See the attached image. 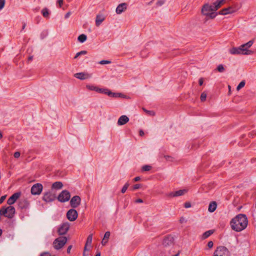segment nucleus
<instances>
[{
	"label": "nucleus",
	"mask_w": 256,
	"mask_h": 256,
	"mask_svg": "<svg viewBox=\"0 0 256 256\" xmlns=\"http://www.w3.org/2000/svg\"><path fill=\"white\" fill-rule=\"evenodd\" d=\"M105 17L104 14H100L97 16V25L101 24L105 19Z\"/></svg>",
	"instance_id": "b1692460"
},
{
	"label": "nucleus",
	"mask_w": 256,
	"mask_h": 256,
	"mask_svg": "<svg viewBox=\"0 0 256 256\" xmlns=\"http://www.w3.org/2000/svg\"><path fill=\"white\" fill-rule=\"evenodd\" d=\"M110 236V232H106L104 235V238L108 240Z\"/></svg>",
	"instance_id": "79ce46f5"
},
{
	"label": "nucleus",
	"mask_w": 256,
	"mask_h": 256,
	"mask_svg": "<svg viewBox=\"0 0 256 256\" xmlns=\"http://www.w3.org/2000/svg\"><path fill=\"white\" fill-rule=\"evenodd\" d=\"M214 246V243L212 241H210L208 243V248H211Z\"/></svg>",
	"instance_id": "c03bdc74"
},
{
	"label": "nucleus",
	"mask_w": 256,
	"mask_h": 256,
	"mask_svg": "<svg viewBox=\"0 0 256 256\" xmlns=\"http://www.w3.org/2000/svg\"><path fill=\"white\" fill-rule=\"evenodd\" d=\"M140 184H135L134 186V190L138 189L140 188Z\"/></svg>",
	"instance_id": "09e8293b"
},
{
	"label": "nucleus",
	"mask_w": 256,
	"mask_h": 256,
	"mask_svg": "<svg viewBox=\"0 0 256 256\" xmlns=\"http://www.w3.org/2000/svg\"><path fill=\"white\" fill-rule=\"evenodd\" d=\"M204 80L202 78H200L198 80V83L200 86H202L203 84Z\"/></svg>",
	"instance_id": "8fccbe9b"
},
{
	"label": "nucleus",
	"mask_w": 256,
	"mask_h": 256,
	"mask_svg": "<svg viewBox=\"0 0 256 256\" xmlns=\"http://www.w3.org/2000/svg\"><path fill=\"white\" fill-rule=\"evenodd\" d=\"M63 2L64 0H58V3L59 4V6H60V7H61L62 4H63Z\"/></svg>",
	"instance_id": "603ef678"
},
{
	"label": "nucleus",
	"mask_w": 256,
	"mask_h": 256,
	"mask_svg": "<svg viewBox=\"0 0 256 256\" xmlns=\"http://www.w3.org/2000/svg\"><path fill=\"white\" fill-rule=\"evenodd\" d=\"M254 44V40H252L238 47L240 52L239 54L250 55L252 54V52L248 50Z\"/></svg>",
	"instance_id": "39448f33"
},
{
	"label": "nucleus",
	"mask_w": 256,
	"mask_h": 256,
	"mask_svg": "<svg viewBox=\"0 0 256 256\" xmlns=\"http://www.w3.org/2000/svg\"><path fill=\"white\" fill-rule=\"evenodd\" d=\"M97 256H100V252H97Z\"/></svg>",
	"instance_id": "69168bd1"
},
{
	"label": "nucleus",
	"mask_w": 256,
	"mask_h": 256,
	"mask_svg": "<svg viewBox=\"0 0 256 256\" xmlns=\"http://www.w3.org/2000/svg\"><path fill=\"white\" fill-rule=\"evenodd\" d=\"M140 180V178L139 176H137V177H136L134 178V180L135 182H137V181H138Z\"/></svg>",
	"instance_id": "6e6d98bb"
},
{
	"label": "nucleus",
	"mask_w": 256,
	"mask_h": 256,
	"mask_svg": "<svg viewBox=\"0 0 256 256\" xmlns=\"http://www.w3.org/2000/svg\"><path fill=\"white\" fill-rule=\"evenodd\" d=\"M108 92V90H107V89L97 88V92H98L100 93H104V94H106V92Z\"/></svg>",
	"instance_id": "c9c22d12"
},
{
	"label": "nucleus",
	"mask_w": 256,
	"mask_h": 256,
	"mask_svg": "<svg viewBox=\"0 0 256 256\" xmlns=\"http://www.w3.org/2000/svg\"><path fill=\"white\" fill-rule=\"evenodd\" d=\"M111 63V62L108 60H102L99 62V64H107Z\"/></svg>",
	"instance_id": "4c0bfd02"
},
{
	"label": "nucleus",
	"mask_w": 256,
	"mask_h": 256,
	"mask_svg": "<svg viewBox=\"0 0 256 256\" xmlns=\"http://www.w3.org/2000/svg\"><path fill=\"white\" fill-rule=\"evenodd\" d=\"M56 199V196L52 194L50 191L47 192L44 194L42 200L46 202H50Z\"/></svg>",
	"instance_id": "f8f14e48"
},
{
	"label": "nucleus",
	"mask_w": 256,
	"mask_h": 256,
	"mask_svg": "<svg viewBox=\"0 0 256 256\" xmlns=\"http://www.w3.org/2000/svg\"><path fill=\"white\" fill-rule=\"evenodd\" d=\"M86 87L89 90L96 91V86H94L87 84Z\"/></svg>",
	"instance_id": "2f4dec72"
},
{
	"label": "nucleus",
	"mask_w": 256,
	"mask_h": 256,
	"mask_svg": "<svg viewBox=\"0 0 256 256\" xmlns=\"http://www.w3.org/2000/svg\"><path fill=\"white\" fill-rule=\"evenodd\" d=\"M14 156L15 158H18L20 156V152H16L14 153Z\"/></svg>",
	"instance_id": "49530a36"
},
{
	"label": "nucleus",
	"mask_w": 256,
	"mask_h": 256,
	"mask_svg": "<svg viewBox=\"0 0 256 256\" xmlns=\"http://www.w3.org/2000/svg\"><path fill=\"white\" fill-rule=\"evenodd\" d=\"M2 230L0 228V236L2 235Z\"/></svg>",
	"instance_id": "e2e57ef3"
},
{
	"label": "nucleus",
	"mask_w": 256,
	"mask_h": 256,
	"mask_svg": "<svg viewBox=\"0 0 256 256\" xmlns=\"http://www.w3.org/2000/svg\"><path fill=\"white\" fill-rule=\"evenodd\" d=\"M140 136H143L144 135V132L142 131V130H140Z\"/></svg>",
	"instance_id": "4d7b16f0"
},
{
	"label": "nucleus",
	"mask_w": 256,
	"mask_h": 256,
	"mask_svg": "<svg viewBox=\"0 0 256 256\" xmlns=\"http://www.w3.org/2000/svg\"><path fill=\"white\" fill-rule=\"evenodd\" d=\"M165 4V0H158L156 2V5L158 6H161Z\"/></svg>",
	"instance_id": "f704fd0d"
},
{
	"label": "nucleus",
	"mask_w": 256,
	"mask_h": 256,
	"mask_svg": "<svg viewBox=\"0 0 256 256\" xmlns=\"http://www.w3.org/2000/svg\"><path fill=\"white\" fill-rule=\"evenodd\" d=\"M72 248V246H68V248H67V252L68 254H70V252Z\"/></svg>",
	"instance_id": "3c124183"
},
{
	"label": "nucleus",
	"mask_w": 256,
	"mask_h": 256,
	"mask_svg": "<svg viewBox=\"0 0 256 256\" xmlns=\"http://www.w3.org/2000/svg\"><path fill=\"white\" fill-rule=\"evenodd\" d=\"M40 256H50V254L48 252H43L42 253Z\"/></svg>",
	"instance_id": "de8ad7c7"
},
{
	"label": "nucleus",
	"mask_w": 256,
	"mask_h": 256,
	"mask_svg": "<svg viewBox=\"0 0 256 256\" xmlns=\"http://www.w3.org/2000/svg\"><path fill=\"white\" fill-rule=\"evenodd\" d=\"M70 12H67L65 14V16H64L65 18H68L70 16Z\"/></svg>",
	"instance_id": "864d4df0"
},
{
	"label": "nucleus",
	"mask_w": 256,
	"mask_h": 256,
	"mask_svg": "<svg viewBox=\"0 0 256 256\" xmlns=\"http://www.w3.org/2000/svg\"><path fill=\"white\" fill-rule=\"evenodd\" d=\"M86 38L87 36L86 34H82L78 36V40L80 43H83L86 40Z\"/></svg>",
	"instance_id": "a878e982"
},
{
	"label": "nucleus",
	"mask_w": 256,
	"mask_h": 256,
	"mask_svg": "<svg viewBox=\"0 0 256 256\" xmlns=\"http://www.w3.org/2000/svg\"><path fill=\"white\" fill-rule=\"evenodd\" d=\"M187 192L186 190H180L176 191V194L177 196H183Z\"/></svg>",
	"instance_id": "cd10ccee"
},
{
	"label": "nucleus",
	"mask_w": 256,
	"mask_h": 256,
	"mask_svg": "<svg viewBox=\"0 0 256 256\" xmlns=\"http://www.w3.org/2000/svg\"><path fill=\"white\" fill-rule=\"evenodd\" d=\"M86 54V50H82L80 52H78L76 54L75 56L74 57V58H76L78 56H79L80 55L82 54Z\"/></svg>",
	"instance_id": "473e14b6"
},
{
	"label": "nucleus",
	"mask_w": 256,
	"mask_h": 256,
	"mask_svg": "<svg viewBox=\"0 0 256 256\" xmlns=\"http://www.w3.org/2000/svg\"><path fill=\"white\" fill-rule=\"evenodd\" d=\"M20 196V192H16L10 196L7 200V204L9 205L14 204Z\"/></svg>",
	"instance_id": "dca6fc26"
},
{
	"label": "nucleus",
	"mask_w": 256,
	"mask_h": 256,
	"mask_svg": "<svg viewBox=\"0 0 256 256\" xmlns=\"http://www.w3.org/2000/svg\"><path fill=\"white\" fill-rule=\"evenodd\" d=\"M129 186V184L128 183H126L124 186H123V188H122V193H124L126 190L128 189V187Z\"/></svg>",
	"instance_id": "e433bc0d"
},
{
	"label": "nucleus",
	"mask_w": 256,
	"mask_h": 256,
	"mask_svg": "<svg viewBox=\"0 0 256 256\" xmlns=\"http://www.w3.org/2000/svg\"><path fill=\"white\" fill-rule=\"evenodd\" d=\"M2 134L0 132V139L2 138Z\"/></svg>",
	"instance_id": "0e129e2a"
},
{
	"label": "nucleus",
	"mask_w": 256,
	"mask_h": 256,
	"mask_svg": "<svg viewBox=\"0 0 256 256\" xmlns=\"http://www.w3.org/2000/svg\"><path fill=\"white\" fill-rule=\"evenodd\" d=\"M78 216L77 211L74 208H71L68 210L66 213V217L70 222L75 220Z\"/></svg>",
	"instance_id": "9d476101"
},
{
	"label": "nucleus",
	"mask_w": 256,
	"mask_h": 256,
	"mask_svg": "<svg viewBox=\"0 0 256 256\" xmlns=\"http://www.w3.org/2000/svg\"><path fill=\"white\" fill-rule=\"evenodd\" d=\"M126 9V4L123 3L119 4L116 9V12L118 14H120Z\"/></svg>",
	"instance_id": "6ab92c4d"
},
{
	"label": "nucleus",
	"mask_w": 256,
	"mask_h": 256,
	"mask_svg": "<svg viewBox=\"0 0 256 256\" xmlns=\"http://www.w3.org/2000/svg\"><path fill=\"white\" fill-rule=\"evenodd\" d=\"M67 238L65 236L59 237L56 238L53 242L54 247L56 250H60L66 244Z\"/></svg>",
	"instance_id": "423d86ee"
},
{
	"label": "nucleus",
	"mask_w": 256,
	"mask_h": 256,
	"mask_svg": "<svg viewBox=\"0 0 256 256\" xmlns=\"http://www.w3.org/2000/svg\"><path fill=\"white\" fill-rule=\"evenodd\" d=\"M95 256H96V255Z\"/></svg>",
	"instance_id": "338daca9"
},
{
	"label": "nucleus",
	"mask_w": 256,
	"mask_h": 256,
	"mask_svg": "<svg viewBox=\"0 0 256 256\" xmlns=\"http://www.w3.org/2000/svg\"><path fill=\"white\" fill-rule=\"evenodd\" d=\"M212 233H213V231L212 230L206 231L203 234L202 238L203 239L206 238H207L210 236Z\"/></svg>",
	"instance_id": "bb28decb"
},
{
	"label": "nucleus",
	"mask_w": 256,
	"mask_h": 256,
	"mask_svg": "<svg viewBox=\"0 0 256 256\" xmlns=\"http://www.w3.org/2000/svg\"><path fill=\"white\" fill-rule=\"evenodd\" d=\"M180 223H183L184 222V218H181L180 220Z\"/></svg>",
	"instance_id": "5fc2aeb1"
},
{
	"label": "nucleus",
	"mask_w": 256,
	"mask_h": 256,
	"mask_svg": "<svg viewBox=\"0 0 256 256\" xmlns=\"http://www.w3.org/2000/svg\"><path fill=\"white\" fill-rule=\"evenodd\" d=\"M70 228V224L68 222H64L62 224L58 230V232L60 235L66 234Z\"/></svg>",
	"instance_id": "4468645a"
},
{
	"label": "nucleus",
	"mask_w": 256,
	"mask_h": 256,
	"mask_svg": "<svg viewBox=\"0 0 256 256\" xmlns=\"http://www.w3.org/2000/svg\"><path fill=\"white\" fill-rule=\"evenodd\" d=\"M226 0H216L212 4H205L201 8V14L208 19H214L217 16L216 11L222 6Z\"/></svg>",
	"instance_id": "f257e3e1"
},
{
	"label": "nucleus",
	"mask_w": 256,
	"mask_h": 256,
	"mask_svg": "<svg viewBox=\"0 0 256 256\" xmlns=\"http://www.w3.org/2000/svg\"><path fill=\"white\" fill-rule=\"evenodd\" d=\"M207 96V94L206 92H203L200 95V100L202 102L206 101Z\"/></svg>",
	"instance_id": "c756f323"
},
{
	"label": "nucleus",
	"mask_w": 256,
	"mask_h": 256,
	"mask_svg": "<svg viewBox=\"0 0 256 256\" xmlns=\"http://www.w3.org/2000/svg\"><path fill=\"white\" fill-rule=\"evenodd\" d=\"M229 52L232 54H239L240 52L238 50V47H232L229 50Z\"/></svg>",
	"instance_id": "5701e85b"
},
{
	"label": "nucleus",
	"mask_w": 256,
	"mask_h": 256,
	"mask_svg": "<svg viewBox=\"0 0 256 256\" xmlns=\"http://www.w3.org/2000/svg\"><path fill=\"white\" fill-rule=\"evenodd\" d=\"M6 0H0V10H2L5 4Z\"/></svg>",
	"instance_id": "58836bf2"
},
{
	"label": "nucleus",
	"mask_w": 256,
	"mask_h": 256,
	"mask_svg": "<svg viewBox=\"0 0 256 256\" xmlns=\"http://www.w3.org/2000/svg\"><path fill=\"white\" fill-rule=\"evenodd\" d=\"M129 120L128 118L125 115L122 116L118 120V124L119 126H122L126 124Z\"/></svg>",
	"instance_id": "a211bd4d"
},
{
	"label": "nucleus",
	"mask_w": 256,
	"mask_h": 256,
	"mask_svg": "<svg viewBox=\"0 0 256 256\" xmlns=\"http://www.w3.org/2000/svg\"><path fill=\"white\" fill-rule=\"evenodd\" d=\"M216 202H212L209 204L208 210L210 212H212L216 210Z\"/></svg>",
	"instance_id": "412c9836"
},
{
	"label": "nucleus",
	"mask_w": 256,
	"mask_h": 256,
	"mask_svg": "<svg viewBox=\"0 0 256 256\" xmlns=\"http://www.w3.org/2000/svg\"><path fill=\"white\" fill-rule=\"evenodd\" d=\"M248 219L246 215L240 214L234 218L230 221L232 229L240 232L245 229L248 226Z\"/></svg>",
	"instance_id": "f03ea898"
},
{
	"label": "nucleus",
	"mask_w": 256,
	"mask_h": 256,
	"mask_svg": "<svg viewBox=\"0 0 256 256\" xmlns=\"http://www.w3.org/2000/svg\"><path fill=\"white\" fill-rule=\"evenodd\" d=\"M63 184L60 182H56L52 184V188L56 190H60L62 188Z\"/></svg>",
	"instance_id": "4be33fe9"
},
{
	"label": "nucleus",
	"mask_w": 256,
	"mask_h": 256,
	"mask_svg": "<svg viewBox=\"0 0 256 256\" xmlns=\"http://www.w3.org/2000/svg\"><path fill=\"white\" fill-rule=\"evenodd\" d=\"M108 240L107 239H106L103 238L102 241L101 242V244L102 246H104L108 242Z\"/></svg>",
	"instance_id": "37998d69"
},
{
	"label": "nucleus",
	"mask_w": 256,
	"mask_h": 256,
	"mask_svg": "<svg viewBox=\"0 0 256 256\" xmlns=\"http://www.w3.org/2000/svg\"><path fill=\"white\" fill-rule=\"evenodd\" d=\"M245 81L242 80L237 86L236 87V90L238 91L240 90L242 88H244L245 86Z\"/></svg>",
	"instance_id": "c85d7f7f"
},
{
	"label": "nucleus",
	"mask_w": 256,
	"mask_h": 256,
	"mask_svg": "<svg viewBox=\"0 0 256 256\" xmlns=\"http://www.w3.org/2000/svg\"><path fill=\"white\" fill-rule=\"evenodd\" d=\"M33 58V56H30L28 57V61H31Z\"/></svg>",
	"instance_id": "13d9d810"
},
{
	"label": "nucleus",
	"mask_w": 256,
	"mask_h": 256,
	"mask_svg": "<svg viewBox=\"0 0 256 256\" xmlns=\"http://www.w3.org/2000/svg\"><path fill=\"white\" fill-rule=\"evenodd\" d=\"M106 94L110 96V97H114V98H117V97H121L123 98H126V96L120 93H114L111 92L110 91L108 90V92H106Z\"/></svg>",
	"instance_id": "aec40b11"
},
{
	"label": "nucleus",
	"mask_w": 256,
	"mask_h": 256,
	"mask_svg": "<svg viewBox=\"0 0 256 256\" xmlns=\"http://www.w3.org/2000/svg\"><path fill=\"white\" fill-rule=\"evenodd\" d=\"M136 202H142V200L141 199H138V200H137Z\"/></svg>",
	"instance_id": "052dcab7"
},
{
	"label": "nucleus",
	"mask_w": 256,
	"mask_h": 256,
	"mask_svg": "<svg viewBox=\"0 0 256 256\" xmlns=\"http://www.w3.org/2000/svg\"><path fill=\"white\" fill-rule=\"evenodd\" d=\"M15 212V208L13 206H10L7 208L3 206L0 209V214L4 215L9 218H12Z\"/></svg>",
	"instance_id": "20e7f679"
},
{
	"label": "nucleus",
	"mask_w": 256,
	"mask_h": 256,
	"mask_svg": "<svg viewBox=\"0 0 256 256\" xmlns=\"http://www.w3.org/2000/svg\"><path fill=\"white\" fill-rule=\"evenodd\" d=\"M92 74L88 72H78L74 74V76L80 80H84L92 77Z\"/></svg>",
	"instance_id": "2eb2a0df"
},
{
	"label": "nucleus",
	"mask_w": 256,
	"mask_h": 256,
	"mask_svg": "<svg viewBox=\"0 0 256 256\" xmlns=\"http://www.w3.org/2000/svg\"><path fill=\"white\" fill-rule=\"evenodd\" d=\"M42 16H44V17L46 18H49V14H50V12H49V10H48L47 8H43L42 10Z\"/></svg>",
	"instance_id": "393cba45"
},
{
	"label": "nucleus",
	"mask_w": 256,
	"mask_h": 256,
	"mask_svg": "<svg viewBox=\"0 0 256 256\" xmlns=\"http://www.w3.org/2000/svg\"><path fill=\"white\" fill-rule=\"evenodd\" d=\"M217 70L220 72H222L225 70V68L223 65L219 64L217 67Z\"/></svg>",
	"instance_id": "7c9ffc66"
},
{
	"label": "nucleus",
	"mask_w": 256,
	"mask_h": 256,
	"mask_svg": "<svg viewBox=\"0 0 256 256\" xmlns=\"http://www.w3.org/2000/svg\"><path fill=\"white\" fill-rule=\"evenodd\" d=\"M152 166L148 165H146L142 167V170L144 171H149L151 170Z\"/></svg>",
	"instance_id": "72a5a7b5"
},
{
	"label": "nucleus",
	"mask_w": 256,
	"mask_h": 256,
	"mask_svg": "<svg viewBox=\"0 0 256 256\" xmlns=\"http://www.w3.org/2000/svg\"><path fill=\"white\" fill-rule=\"evenodd\" d=\"M174 236H168L164 239L162 244L166 246H169L174 244Z\"/></svg>",
	"instance_id": "f3484780"
},
{
	"label": "nucleus",
	"mask_w": 256,
	"mask_h": 256,
	"mask_svg": "<svg viewBox=\"0 0 256 256\" xmlns=\"http://www.w3.org/2000/svg\"><path fill=\"white\" fill-rule=\"evenodd\" d=\"M70 198V194L66 190H62L58 197V200L62 202H68Z\"/></svg>",
	"instance_id": "1a4fd4ad"
},
{
	"label": "nucleus",
	"mask_w": 256,
	"mask_h": 256,
	"mask_svg": "<svg viewBox=\"0 0 256 256\" xmlns=\"http://www.w3.org/2000/svg\"><path fill=\"white\" fill-rule=\"evenodd\" d=\"M26 26V24L25 23L22 26V29L23 30L25 28Z\"/></svg>",
	"instance_id": "680f3d73"
},
{
	"label": "nucleus",
	"mask_w": 256,
	"mask_h": 256,
	"mask_svg": "<svg viewBox=\"0 0 256 256\" xmlns=\"http://www.w3.org/2000/svg\"><path fill=\"white\" fill-rule=\"evenodd\" d=\"M6 196L5 195V196H2L0 197V204H2L4 202V201L5 200V199L6 198Z\"/></svg>",
	"instance_id": "a18cd8bd"
},
{
	"label": "nucleus",
	"mask_w": 256,
	"mask_h": 256,
	"mask_svg": "<svg viewBox=\"0 0 256 256\" xmlns=\"http://www.w3.org/2000/svg\"><path fill=\"white\" fill-rule=\"evenodd\" d=\"M240 8V6L237 3L232 4L226 8H222L218 12L220 15H227L236 12Z\"/></svg>",
	"instance_id": "7ed1b4c3"
},
{
	"label": "nucleus",
	"mask_w": 256,
	"mask_h": 256,
	"mask_svg": "<svg viewBox=\"0 0 256 256\" xmlns=\"http://www.w3.org/2000/svg\"><path fill=\"white\" fill-rule=\"evenodd\" d=\"M184 206L185 208H190L192 206L191 203L190 202H186L184 204Z\"/></svg>",
	"instance_id": "a19ab883"
},
{
	"label": "nucleus",
	"mask_w": 256,
	"mask_h": 256,
	"mask_svg": "<svg viewBox=\"0 0 256 256\" xmlns=\"http://www.w3.org/2000/svg\"><path fill=\"white\" fill-rule=\"evenodd\" d=\"M212 256H229V252L224 246H218L214 250Z\"/></svg>",
	"instance_id": "0eeeda50"
},
{
	"label": "nucleus",
	"mask_w": 256,
	"mask_h": 256,
	"mask_svg": "<svg viewBox=\"0 0 256 256\" xmlns=\"http://www.w3.org/2000/svg\"><path fill=\"white\" fill-rule=\"evenodd\" d=\"M228 92H229V94H230V91H231V86H228Z\"/></svg>",
	"instance_id": "bf43d9fd"
},
{
	"label": "nucleus",
	"mask_w": 256,
	"mask_h": 256,
	"mask_svg": "<svg viewBox=\"0 0 256 256\" xmlns=\"http://www.w3.org/2000/svg\"><path fill=\"white\" fill-rule=\"evenodd\" d=\"M43 189L42 184L40 183H36L34 184L30 192L32 195H40Z\"/></svg>",
	"instance_id": "6e6552de"
},
{
	"label": "nucleus",
	"mask_w": 256,
	"mask_h": 256,
	"mask_svg": "<svg viewBox=\"0 0 256 256\" xmlns=\"http://www.w3.org/2000/svg\"><path fill=\"white\" fill-rule=\"evenodd\" d=\"M80 198L78 196H73L70 200V206L74 208H76L80 204Z\"/></svg>",
	"instance_id": "ddd939ff"
},
{
	"label": "nucleus",
	"mask_w": 256,
	"mask_h": 256,
	"mask_svg": "<svg viewBox=\"0 0 256 256\" xmlns=\"http://www.w3.org/2000/svg\"><path fill=\"white\" fill-rule=\"evenodd\" d=\"M92 240V234H90L87 238L86 242L85 244L83 256H88V254H86V251L90 250L91 248Z\"/></svg>",
	"instance_id": "9b49d317"
},
{
	"label": "nucleus",
	"mask_w": 256,
	"mask_h": 256,
	"mask_svg": "<svg viewBox=\"0 0 256 256\" xmlns=\"http://www.w3.org/2000/svg\"><path fill=\"white\" fill-rule=\"evenodd\" d=\"M168 196L170 198H174V197H176L177 196H176V192H170L168 195Z\"/></svg>",
	"instance_id": "ea45409f"
}]
</instances>
